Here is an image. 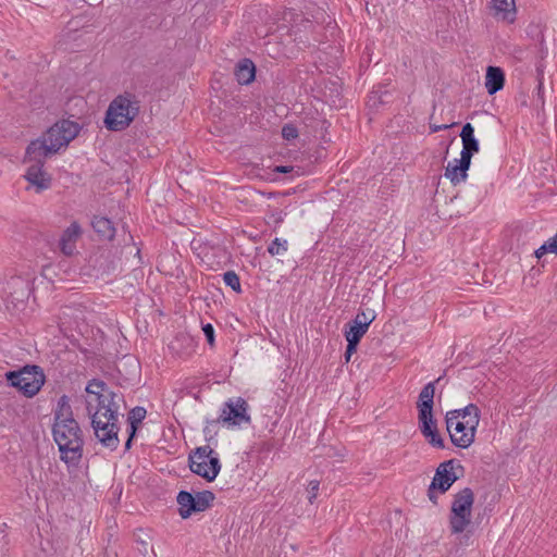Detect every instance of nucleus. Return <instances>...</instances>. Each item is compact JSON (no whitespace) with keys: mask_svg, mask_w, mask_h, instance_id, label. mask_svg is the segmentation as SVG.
I'll list each match as a JSON object with an SVG mask.
<instances>
[{"mask_svg":"<svg viewBox=\"0 0 557 557\" xmlns=\"http://www.w3.org/2000/svg\"><path fill=\"white\" fill-rule=\"evenodd\" d=\"M87 410L89 413H91V409H90V403H88V407H87Z\"/></svg>","mask_w":557,"mask_h":557,"instance_id":"48","label":"nucleus"},{"mask_svg":"<svg viewBox=\"0 0 557 557\" xmlns=\"http://www.w3.org/2000/svg\"><path fill=\"white\" fill-rule=\"evenodd\" d=\"M66 420H75L73 418L72 407L69 403V397L66 395H62L58 400L57 409L54 410V421L53 422H65Z\"/></svg>","mask_w":557,"mask_h":557,"instance_id":"26","label":"nucleus"},{"mask_svg":"<svg viewBox=\"0 0 557 557\" xmlns=\"http://www.w3.org/2000/svg\"><path fill=\"white\" fill-rule=\"evenodd\" d=\"M358 343L347 341L346 351H345V359L348 362L350 359V356L357 351Z\"/></svg>","mask_w":557,"mask_h":557,"instance_id":"38","label":"nucleus"},{"mask_svg":"<svg viewBox=\"0 0 557 557\" xmlns=\"http://www.w3.org/2000/svg\"><path fill=\"white\" fill-rule=\"evenodd\" d=\"M443 376L437 377L433 382H429L425 384L418 397L417 408H418V420L432 418L433 407H434V395H435V384L441 382Z\"/></svg>","mask_w":557,"mask_h":557,"instance_id":"9","label":"nucleus"},{"mask_svg":"<svg viewBox=\"0 0 557 557\" xmlns=\"http://www.w3.org/2000/svg\"><path fill=\"white\" fill-rule=\"evenodd\" d=\"M116 398H122L111 391V397H95L97 409L91 416V426L96 437L107 448L115 450L119 446V409Z\"/></svg>","mask_w":557,"mask_h":557,"instance_id":"1","label":"nucleus"},{"mask_svg":"<svg viewBox=\"0 0 557 557\" xmlns=\"http://www.w3.org/2000/svg\"><path fill=\"white\" fill-rule=\"evenodd\" d=\"M448 414L450 419H466L467 424L471 425L472 428H478L480 423L481 418V411L479 407L474 404H469L462 409H454L448 411Z\"/></svg>","mask_w":557,"mask_h":557,"instance_id":"18","label":"nucleus"},{"mask_svg":"<svg viewBox=\"0 0 557 557\" xmlns=\"http://www.w3.org/2000/svg\"><path fill=\"white\" fill-rule=\"evenodd\" d=\"M81 234L82 228L77 222L71 223V225L64 230L59 240V246L65 256H72L74 253L75 243Z\"/></svg>","mask_w":557,"mask_h":557,"instance_id":"15","label":"nucleus"},{"mask_svg":"<svg viewBox=\"0 0 557 557\" xmlns=\"http://www.w3.org/2000/svg\"><path fill=\"white\" fill-rule=\"evenodd\" d=\"M24 178L35 188L36 193H42L51 187L52 177L44 169L42 164H29Z\"/></svg>","mask_w":557,"mask_h":557,"instance_id":"11","label":"nucleus"},{"mask_svg":"<svg viewBox=\"0 0 557 557\" xmlns=\"http://www.w3.org/2000/svg\"><path fill=\"white\" fill-rule=\"evenodd\" d=\"M478 428H472L466 421H456L454 431L450 434L451 443L459 448H468L475 438Z\"/></svg>","mask_w":557,"mask_h":557,"instance_id":"12","label":"nucleus"},{"mask_svg":"<svg viewBox=\"0 0 557 557\" xmlns=\"http://www.w3.org/2000/svg\"><path fill=\"white\" fill-rule=\"evenodd\" d=\"M275 173L287 174L294 171L293 166L289 165H276L273 170Z\"/></svg>","mask_w":557,"mask_h":557,"instance_id":"44","label":"nucleus"},{"mask_svg":"<svg viewBox=\"0 0 557 557\" xmlns=\"http://www.w3.org/2000/svg\"><path fill=\"white\" fill-rule=\"evenodd\" d=\"M248 403L242 398H230L221 409V413L216 420H212L211 424L223 423L228 426H239L243 423L249 424L251 418L248 414Z\"/></svg>","mask_w":557,"mask_h":557,"instance_id":"7","label":"nucleus"},{"mask_svg":"<svg viewBox=\"0 0 557 557\" xmlns=\"http://www.w3.org/2000/svg\"><path fill=\"white\" fill-rule=\"evenodd\" d=\"M52 436L60 453V460L67 468H77L84 453V433L76 420L53 422Z\"/></svg>","mask_w":557,"mask_h":557,"instance_id":"2","label":"nucleus"},{"mask_svg":"<svg viewBox=\"0 0 557 557\" xmlns=\"http://www.w3.org/2000/svg\"><path fill=\"white\" fill-rule=\"evenodd\" d=\"M454 459L442 462L436 471L435 475L432 480V488H437L438 493L444 494L447 492L450 486L458 480V476L455 474L454 470Z\"/></svg>","mask_w":557,"mask_h":557,"instance_id":"10","label":"nucleus"},{"mask_svg":"<svg viewBox=\"0 0 557 557\" xmlns=\"http://www.w3.org/2000/svg\"><path fill=\"white\" fill-rule=\"evenodd\" d=\"M47 144L51 147V149H55V153L60 150L61 147L67 146L66 144H61L62 134H60L59 126L53 124L48 131L41 136Z\"/></svg>","mask_w":557,"mask_h":557,"instance_id":"28","label":"nucleus"},{"mask_svg":"<svg viewBox=\"0 0 557 557\" xmlns=\"http://www.w3.org/2000/svg\"><path fill=\"white\" fill-rule=\"evenodd\" d=\"M91 226L101 239L111 240L115 235L113 222L106 216L95 215Z\"/></svg>","mask_w":557,"mask_h":557,"instance_id":"20","label":"nucleus"},{"mask_svg":"<svg viewBox=\"0 0 557 557\" xmlns=\"http://www.w3.org/2000/svg\"><path fill=\"white\" fill-rule=\"evenodd\" d=\"M318 491H319V481H311L309 483V488H308V494H309L308 499L311 504L313 503V499L317 497Z\"/></svg>","mask_w":557,"mask_h":557,"instance_id":"36","label":"nucleus"},{"mask_svg":"<svg viewBox=\"0 0 557 557\" xmlns=\"http://www.w3.org/2000/svg\"><path fill=\"white\" fill-rule=\"evenodd\" d=\"M203 334L210 346L214 345V327L211 323H207L202 326Z\"/></svg>","mask_w":557,"mask_h":557,"instance_id":"35","label":"nucleus"},{"mask_svg":"<svg viewBox=\"0 0 557 557\" xmlns=\"http://www.w3.org/2000/svg\"><path fill=\"white\" fill-rule=\"evenodd\" d=\"M438 492L437 488H432V483L429 485V488H428V497L429 499L434 504L436 505L437 504V495L436 493Z\"/></svg>","mask_w":557,"mask_h":557,"instance_id":"42","label":"nucleus"},{"mask_svg":"<svg viewBox=\"0 0 557 557\" xmlns=\"http://www.w3.org/2000/svg\"><path fill=\"white\" fill-rule=\"evenodd\" d=\"M368 327L359 321L351 320L345 325V338L346 341L360 343L362 336L367 333Z\"/></svg>","mask_w":557,"mask_h":557,"instance_id":"25","label":"nucleus"},{"mask_svg":"<svg viewBox=\"0 0 557 557\" xmlns=\"http://www.w3.org/2000/svg\"><path fill=\"white\" fill-rule=\"evenodd\" d=\"M462 140L461 158L471 162L472 156L480 149L479 140L474 137V127L471 123H466L460 132Z\"/></svg>","mask_w":557,"mask_h":557,"instance_id":"14","label":"nucleus"},{"mask_svg":"<svg viewBox=\"0 0 557 557\" xmlns=\"http://www.w3.org/2000/svg\"><path fill=\"white\" fill-rule=\"evenodd\" d=\"M10 386L17 388L25 397L38 394L46 382L44 369L37 364H26L20 370L5 373Z\"/></svg>","mask_w":557,"mask_h":557,"instance_id":"4","label":"nucleus"},{"mask_svg":"<svg viewBox=\"0 0 557 557\" xmlns=\"http://www.w3.org/2000/svg\"><path fill=\"white\" fill-rule=\"evenodd\" d=\"M543 95H544L543 82H542V78H540L537 87H536V97H537L536 104H539V103L544 104V97H543Z\"/></svg>","mask_w":557,"mask_h":557,"instance_id":"39","label":"nucleus"},{"mask_svg":"<svg viewBox=\"0 0 557 557\" xmlns=\"http://www.w3.org/2000/svg\"><path fill=\"white\" fill-rule=\"evenodd\" d=\"M55 124L59 126L60 134L63 136L61 144L69 145V143L73 140L81 131L79 124L70 120H62Z\"/></svg>","mask_w":557,"mask_h":557,"instance_id":"24","label":"nucleus"},{"mask_svg":"<svg viewBox=\"0 0 557 557\" xmlns=\"http://www.w3.org/2000/svg\"><path fill=\"white\" fill-rule=\"evenodd\" d=\"M271 218L274 220L275 223H281L283 221L281 212L273 213Z\"/></svg>","mask_w":557,"mask_h":557,"instance_id":"47","label":"nucleus"},{"mask_svg":"<svg viewBox=\"0 0 557 557\" xmlns=\"http://www.w3.org/2000/svg\"><path fill=\"white\" fill-rule=\"evenodd\" d=\"M544 244L550 253H555L557 256V233Z\"/></svg>","mask_w":557,"mask_h":557,"instance_id":"37","label":"nucleus"},{"mask_svg":"<svg viewBox=\"0 0 557 557\" xmlns=\"http://www.w3.org/2000/svg\"><path fill=\"white\" fill-rule=\"evenodd\" d=\"M375 313L372 310L366 311H359L357 315L355 317V321H359L360 323H363L364 326L369 329L370 324L374 321Z\"/></svg>","mask_w":557,"mask_h":557,"instance_id":"33","label":"nucleus"},{"mask_svg":"<svg viewBox=\"0 0 557 557\" xmlns=\"http://www.w3.org/2000/svg\"><path fill=\"white\" fill-rule=\"evenodd\" d=\"M449 416L450 414H448V412H447L446 417H445V422H446L447 432L450 435L454 431L455 423H456V421H458V419H450Z\"/></svg>","mask_w":557,"mask_h":557,"instance_id":"41","label":"nucleus"},{"mask_svg":"<svg viewBox=\"0 0 557 557\" xmlns=\"http://www.w3.org/2000/svg\"><path fill=\"white\" fill-rule=\"evenodd\" d=\"M474 494L470 487L459 491L451 503L449 527L453 534L462 533L471 523Z\"/></svg>","mask_w":557,"mask_h":557,"instance_id":"6","label":"nucleus"},{"mask_svg":"<svg viewBox=\"0 0 557 557\" xmlns=\"http://www.w3.org/2000/svg\"><path fill=\"white\" fill-rule=\"evenodd\" d=\"M196 512H202L213 503L215 496L211 491H201L194 494Z\"/></svg>","mask_w":557,"mask_h":557,"instance_id":"29","label":"nucleus"},{"mask_svg":"<svg viewBox=\"0 0 557 557\" xmlns=\"http://www.w3.org/2000/svg\"><path fill=\"white\" fill-rule=\"evenodd\" d=\"M86 393L95 397H111V389L102 380H90L85 388Z\"/></svg>","mask_w":557,"mask_h":557,"instance_id":"27","label":"nucleus"},{"mask_svg":"<svg viewBox=\"0 0 557 557\" xmlns=\"http://www.w3.org/2000/svg\"><path fill=\"white\" fill-rule=\"evenodd\" d=\"M496 16L503 20L513 22L516 17L515 0H492Z\"/></svg>","mask_w":557,"mask_h":557,"instance_id":"22","label":"nucleus"},{"mask_svg":"<svg viewBox=\"0 0 557 557\" xmlns=\"http://www.w3.org/2000/svg\"><path fill=\"white\" fill-rule=\"evenodd\" d=\"M288 243L286 239L281 240L280 238H274L272 243L268 247V252L271 256H277L287 251Z\"/></svg>","mask_w":557,"mask_h":557,"instance_id":"32","label":"nucleus"},{"mask_svg":"<svg viewBox=\"0 0 557 557\" xmlns=\"http://www.w3.org/2000/svg\"><path fill=\"white\" fill-rule=\"evenodd\" d=\"M421 434L428 440V443L435 448H445V443L440 435L437 421L434 417L418 420Z\"/></svg>","mask_w":557,"mask_h":557,"instance_id":"13","label":"nucleus"},{"mask_svg":"<svg viewBox=\"0 0 557 557\" xmlns=\"http://www.w3.org/2000/svg\"><path fill=\"white\" fill-rule=\"evenodd\" d=\"M137 431L128 430V437L125 442V450L131 449L134 438L136 437Z\"/></svg>","mask_w":557,"mask_h":557,"instance_id":"43","label":"nucleus"},{"mask_svg":"<svg viewBox=\"0 0 557 557\" xmlns=\"http://www.w3.org/2000/svg\"><path fill=\"white\" fill-rule=\"evenodd\" d=\"M234 74L240 85H248L256 78V65L250 59H242L236 64Z\"/></svg>","mask_w":557,"mask_h":557,"instance_id":"19","label":"nucleus"},{"mask_svg":"<svg viewBox=\"0 0 557 557\" xmlns=\"http://www.w3.org/2000/svg\"><path fill=\"white\" fill-rule=\"evenodd\" d=\"M505 85V73L498 66H488L485 75V88L488 95L502 90Z\"/></svg>","mask_w":557,"mask_h":557,"instance_id":"17","label":"nucleus"},{"mask_svg":"<svg viewBox=\"0 0 557 557\" xmlns=\"http://www.w3.org/2000/svg\"><path fill=\"white\" fill-rule=\"evenodd\" d=\"M223 281H224L225 285L231 287L234 292H236V293L242 292L240 280L235 271H226L223 274Z\"/></svg>","mask_w":557,"mask_h":557,"instance_id":"31","label":"nucleus"},{"mask_svg":"<svg viewBox=\"0 0 557 557\" xmlns=\"http://www.w3.org/2000/svg\"><path fill=\"white\" fill-rule=\"evenodd\" d=\"M147 410L144 407L136 406L134 407L129 412L127 417V421L129 424V430L137 431L138 425L141 423V421L146 418Z\"/></svg>","mask_w":557,"mask_h":557,"instance_id":"30","label":"nucleus"},{"mask_svg":"<svg viewBox=\"0 0 557 557\" xmlns=\"http://www.w3.org/2000/svg\"><path fill=\"white\" fill-rule=\"evenodd\" d=\"M136 549L143 557H156L153 546L150 543V537L144 530H138L135 534Z\"/></svg>","mask_w":557,"mask_h":557,"instance_id":"23","label":"nucleus"},{"mask_svg":"<svg viewBox=\"0 0 557 557\" xmlns=\"http://www.w3.org/2000/svg\"><path fill=\"white\" fill-rule=\"evenodd\" d=\"M282 136L286 140L295 139L298 137V129L293 124H286L282 128Z\"/></svg>","mask_w":557,"mask_h":557,"instance_id":"34","label":"nucleus"},{"mask_svg":"<svg viewBox=\"0 0 557 557\" xmlns=\"http://www.w3.org/2000/svg\"><path fill=\"white\" fill-rule=\"evenodd\" d=\"M188 466L193 473L207 482L214 481L221 470L219 456L209 445L191 450L188 456Z\"/></svg>","mask_w":557,"mask_h":557,"instance_id":"5","label":"nucleus"},{"mask_svg":"<svg viewBox=\"0 0 557 557\" xmlns=\"http://www.w3.org/2000/svg\"><path fill=\"white\" fill-rule=\"evenodd\" d=\"M471 162L465 160L460 157V159H455L454 163H448L445 169V176L450 180L454 185L463 182L468 174V170L470 168Z\"/></svg>","mask_w":557,"mask_h":557,"instance_id":"16","label":"nucleus"},{"mask_svg":"<svg viewBox=\"0 0 557 557\" xmlns=\"http://www.w3.org/2000/svg\"><path fill=\"white\" fill-rule=\"evenodd\" d=\"M456 125V123H451V124H431L430 125V129H431V133H437L440 131H444V129H448L450 127H454Z\"/></svg>","mask_w":557,"mask_h":557,"instance_id":"40","label":"nucleus"},{"mask_svg":"<svg viewBox=\"0 0 557 557\" xmlns=\"http://www.w3.org/2000/svg\"><path fill=\"white\" fill-rule=\"evenodd\" d=\"M218 424H211V421L207 423V425L203 429L205 435H211L213 432V429L216 428Z\"/></svg>","mask_w":557,"mask_h":557,"instance_id":"46","label":"nucleus"},{"mask_svg":"<svg viewBox=\"0 0 557 557\" xmlns=\"http://www.w3.org/2000/svg\"><path fill=\"white\" fill-rule=\"evenodd\" d=\"M139 101L132 94L116 96L109 104L104 126L111 132H121L126 129L139 114Z\"/></svg>","mask_w":557,"mask_h":557,"instance_id":"3","label":"nucleus"},{"mask_svg":"<svg viewBox=\"0 0 557 557\" xmlns=\"http://www.w3.org/2000/svg\"><path fill=\"white\" fill-rule=\"evenodd\" d=\"M176 502L180 505V515L183 519H187L191 513L196 512L195 496L187 491H181L177 494Z\"/></svg>","mask_w":557,"mask_h":557,"instance_id":"21","label":"nucleus"},{"mask_svg":"<svg viewBox=\"0 0 557 557\" xmlns=\"http://www.w3.org/2000/svg\"><path fill=\"white\" fill-rule=\"evenodd\" d=\"M53 153H55V149H51L49 144L42 137H39L27 145L23 162L45 165L46 159Z\"/></svg>","mask_w":557,"mask_h":557,"instance_id":"8","label":"nucleus"},{"mask_svg":"<svg viewBox=\"0 0 557 557\" xmlns=\"http://www.w3.org/2000/svg\"><path fill=\"white\" fill-rule=\"evenodd\" d=\"M548 252L549 251H548L547 247L545 246V244H543L540 248H537L534 251V256H535V258L541 259L544 255H546Z\"/></svg>","mask_w":557,"mask_h":557,"instance_id":"45","label":"nucleus"}]
</instances>
